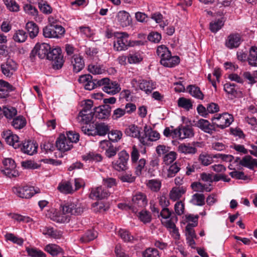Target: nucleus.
Returning a JSON list of instances; mask_svg holds the SVG:
<instances>
[{"instance_id": "obj_29", "label": "nucleus", "mask_w": 257, "mask_h": 257, "mask_svg": "<svg viewBox=\"0 0 257 257\" xmlns=\"http://www.w3.org/2000/svg\"><path fill=\"white\" fill-rule=\"evenodd\" d=\"M186 188L183 187H174L169 193L170 198L174 201L179 199L185 192Z\"/></svg>"}, {"instance_id": "obj_3", "label": "nucleus", "mask_w": 257, "mask_h": 257, "mask_svg": "<svg viewBox=\"0 0 257 257\" xmlns=\"http://www.w3.org/2000/svg\"><path fill=\"white\" fill-rule=\"evenodd\" d=\"M46 59L52 61V67L55 70L61 69L64 63L62 50L60 47L50 48Z\"/></svg>"}, {"instance_id": "obj_21", "label": "nucleus", "mask_w": 257, "mask_h": 257, "mask_svg": "<svg viewBox=\"0 0 257 257\" xmlns=\"http://www.w3.org/2000/svg\"><path fill=\"white\" fill-rule=\"evenodd\" d=\"M102 90L108 94L114 95L119 92L121 88L116 81H109L106 85L103 86Z\"/></svg>"}, {"instance_id": "obj_30", "label": "nucleus", "mask_w": 257, "mask_h": 257, "mask_svg": "<svg viewBox=\"0 0 257 257\" xmlns=\"http://www.w3.org/2000/svg\"><path fill=\"white\" fill-rule=\"evenodd\" d=\"M187 90L193 97L200 100L203 99L204 94L199 87L194 85H189L187 87Z\"/></svg>"}, {"instance_id": "obj_59", "label": "nucleus", "mask_w": 257, "mask_h": 257, "mask_svg": "<svg viewBox=\"0 0 257 257\" xmlns=\"http://www.w3.org/2000/svg\"><path fill=\"white\" fill-rule=\"evenodd\" d=\"M135 167V174L137 176H140L142 174V171L146 165V160L144 159H140L137 163Z\"/></svg>"}, {"instance_id": "obj_61", "label": "nucleus", "mask_w": 257, "mask_h": 257, "mask_svg": "<svg viewBox=\"0 0 257 257\" xmlns=\"http://www.w3.org/2000/svg\"><path fill=\"white\" fill-rule=\"evenodd\" d=\"M199 160L204 166H208L212 162V157L207 154H200L199 157Z\"/></svg>"}, {"instance_id": "obj_43", "label": "nucleus", "mask_w": 257, "mask_h": 257, "mask_svg": "<svg viewBox=\"0 0 257 257\" xmlns=\"http://www.w3.org/2000/svg\"><path fill=\"white\" fill-rule=\"evenodd\" d=\"M94 115H93V112H84L83 113V114H80V112L79 113V115L78 116V119L80 122H82L85 124H87L89 123L93 118Z\"/></svg>"}, {"instance_id": "obj_24", "label": "nucleus", "mask_w": 257, "mask_h": 257, "mask_svg": "<svg viewBox=\"0 0 257 257\" xmlns=\"http://www.w3.org/2000/svg\"><path fill=\"white\" fill-rule=\"evenodd\" d=\"M116 19L122 27H127L130 25L131 22L130 14L124 11H120L117 13Z\"/></svg>"}, {"instance_id": "obj_1", "label": "nucleus", "mask_w": 257, "mask_h": 257, "mask_svg": "<svg viewBox=\"0 0 257 257\" xmlns=\"http://www.w3.org/2000/svg\"><path fill=\"white\" fill-rule=\"evenodd\" d=\"M129 35L125 32L117 33L114 35L113 49L116 51L127 50L130 47L140 45L143 43L141 41H130Z\"/></svg>"}, {"instance_id": "obj_36", "label": "nucleus", "mask_w": 257, "mask_h": 257, "mask_svg": "<svg viewBox=\"0 0 257 257\" xmlns=\"http://www.w3.org/2000/svg\"><path fill=\"white\" fill-rule=\"evenodd\" d=\"M28 35L27 33L23 30H18L14 33L13 39L18 43H23L26 41Z\"/></svg>"}, {"instance_id": "obj_52", "label": "nucleus", "mask_w": 257, "mask_h": 257, "mask_svg": "<svg viewBox=\"0 0 257 257\" xmlns=\"http://www.w3.org/2000/svg\"><path fill=\"white\" fill-rule=\"evenodd\" d=\"M180 170V165L178 163H175L169 167L168 170L167 177L168 178H172L174 177Z\"/></svg>"}, {"instance_id": "obj_7", "label": "nucleus", "mask_w": 257, "mask_h": 257, "mask_svg": "<svg viewBox=\"0 0 257 257\" xmlns=\"http://www.w3.org/2000/svg\"><path fill=\"white\" fill-rule=\"evenodd\" d=\"M83 210L84 207L82 204L76 199L68 202L62 206V212L65 214L79 215L83 212Z\"/></svg>"}, {"instance_id": "obj_23", "label": "nucleus", "mask_w": 257, "mask_h": 257, "mask_svg": "<svg viewBox=\"0 0 257 257\" xmlns=\"http://www.w3.org/2000/svg\"><path fill=\"white\" fill-rule=\"evenodd\" d=\"M239 164L250 170H253L254 167H257V159H253L251 156L246 155L240 160Z\"/></svg>"}, {"instance_id": "obj_16", "label": "nucleus", "mask_w": 257, "mask_h": 257, "mask_svg": "<svg viewBox=\"0 0 257 257\" xmlns=\"http://www.w3.org/2000/svg\"><path fill=\"white\" fill-rule=\"evenodd\" d=\"M55 147L58 150L62 152H66L70 150L73 145L71 142H69L64 134H60L59 138L57 139L55 143Z\"/></svg>"}, {"instance_id": "obj_38", "label": "nucleus", "mask_w": 257, "mask_h": 257, "mask_svg": "<svg viewBox=\"0 0 257 257\" xmlns=\"http://www.w3.org/2000/svg\"><path fill=\"white\" fill-rule=\"evenodd\" d=\"M118 235L125 242H133L135 237L127 230L120 229L118 231Z\"/></svg>"}, {"instance_id": "obj_31", "label": "nucleus", "mask_w": 257, "mask_h": 257, "mask_svg": "<svg viewBox=\"0 0 257 257\" xmlns=\"http://www.w3.org/2000/svg\"><path fill=\"white\" fill-rule=\"evenodd\" d=\"M26 29L29 34L30 37L32 39L35 38L39 33V27L34 22H28L26 25Z\"/></svg>"}, {"instance_id": "obj_54", "label": "nucleus", "mask_w": 257, "mask_h": 257, "mask_svg": "<svg viewBox=\"0 0 257 257\" xmlns=\"http://www.w3.org/2000/svg\"><path fill=\"white\" fill-rule=\"evenodd\" d=\"M22 167L26 169H36L40 167V165L32 160H27L21 162Z\"/></svg>"}, {"instance_id": "obj_44", "label": "nucleus", "mask_w": 257, "mask_h": 257, "mask_svg": "<svg viewBox=\"0 0 257 257\" xmlns=\"http://www.w3.org/2000/svg\"><path fill=\"white\" fill-rule=\"evenodd\" d=\"M7 8L11 12H16L20 10L19 5L15 0H3Z\"/></svg>"}, {"instance_id": "obj_35", "label": "nucleus", "mask_w": 257, "mask_h": 257, "mask_svg": "<svg viewBox=\"0 0 257 257\" xmlns=\"http://www.w3.org/2000/svg\"><path fill=\"white\" fill-rule=\"evenodd\" d=\"M139 88L146 93L149 94L155 88V85L151 81L143 80L139 83Z\"/></svg>"}, {"instance_id": "obj_15", "label": "nucleus", "mask_w": 257, "mask_h": 257, "mask_svg": "<svg viewBox=\"0 0 257 257\" xmlns=\"http://www.w3.org/2000/svg\"><path fill=\"white\" fill-rule=\"evenodd\" d=\"M110 193L102 186L97 187L91 189L90 197L93 199L102 200L108 197Z\"/></svg>"}, {"instance_id": "obj_25", "label": "nucleus", "mask_w": 257, "mask_h": 257, "mask_svg": "<svg viewBox=\"0 0 257 257\" xmlns=\"http://www.w3.org/2000/svg\"><path fill=\"white\" fill-rule=\"evenodd\" d=\"M141 128L135 124L128 125L124 130V134L127 136L134 138H138L140 141Z\"/></svg>"}, {"instance_id": "obj_63", "label": "nucleus", "mask_w": 257, "mask_h": 257, "mask_svg": "<svg viewBox=\"0 0 257 257\" xmlns=\"http://www.w3.org/2000/svg\"><path fill=\"white\" fill-rule=\"evenodd\" d=\"M139 219L144 223H149L151 220V216L150 213L147 211L142 210L139 212Z\"/></svg>"}, {"instance_id": "obj_33", "label": "nucleus", "mask_w": 257, "mask_h": 257, "mask_svg": "<svg viewBox=\"0 0 257 257\" xmlns=\"http://www.w3.org/2000/svg\"><path fill=\"white\" fill-rule=\"evenodd\" d=\"M248 64L251 66L257 67V47H251L249 54L247 57Z\"/></svg>"}, {"instance_id": "obj_46", "label": "nucleus", "mask_w": 257, "mask_h": 257, "mask_svg": "<svg viewBox=\"0 0 257 257\" xmlns=\"http://www.w3.org/2000/svg\"><path fill=\"white\" fill-rule=\"evenodd\" d=\"M143 57L139 53H130L127 56V61L130 64H136L140 62Z\"/></svg>"}, {"instance_id": "obj_40", "label": "nucleus", "mask_w": 257, "mask_h": 257, "mask_svg": "<svg viewBox=\"0 0 257 257\" xmlns=\"http://www.w3.org/2000/svg\"><path fill=\"white\" fill-rule=\"evenodd\" d=\"M96 127V123L93 124H85L81 127L82 131L85 134L88 136H96L95 130Z\"/></svg>"}, {"instance_id": "obj_64", "label": "nucleus", "mask_w": 257, "mask_h": 257, "mask_svg": "<svg viewBox=\"0 0 257 257\" xmlns=\"http://www.w3.org/2000/svg\"><path fill=\"white\" fill-rule=\"evenodd\" d=\"M175 213L176 215H181L184 212V204L181 201L177 202L174 206Z\"/></svg>"}, {"instance_id": "obj_60", "label": "nucleus", "mask_w": 257, "mask_h": 257, "mask_svg": "<svg viewBox=\"0 0 257 257\" xmlns=\"http://www.w3.org/2000/svg\"><path fill=\"white\" fill-rule=\"evenodd\" d=\"M3 112L7 118L10 119L12 118L17 114V110L15 108L13 107H11L10 108L4 107Z\"/></svg>"}, {"instance_id": "obj_32", "label": "nucleus", "mask_w": 257, "mask_h": 257, "mask_svg": "<svg viewBox=\"0 0 257 257\" xmlns=\"http://www.w3.org/2000/svg\"><path fill=\"white\" fill-rule=\"evenodd\" d=\"M96 136H104L108 134L110 130V126L104 122H96Z\"/></svg>"}, {"instance_id": "obj_8", "label": "nucleus", "mask_w": 257, "mask_h": 257, "mask_svg": "<svg viewBox=\"0 0 257 257\" xmlns=\"http://www.w3.org/2000/svg\"><path fill=\"white\" fill-rule=\"evenodd\" d=\"M12 190L13 193L17 196L25 199H29L35 194L39 192V189L37 190L34 187L29 186L14 187Z\"/></svg>"}, {"instance_id": "obj_20", "label": "nucleus", "mask_w": 257, "mask_h": 257, "mask_svg": "<svg viewBox=\"0 0 257 257\" xmlns=\"http://www.w3.org/2000/svg\"><path fill=\"white\" fill-rule=\"evenodd\" d=\"M73 70L75 73L80 72L84 67V62L82 56L78 54L74 55L71 59Z\"/></svg>"}, {"instance_id": "obj_14", "label": "nucleus", "mask_w": 257, "mask_h": 257, "mask_svg": "<svg viewBox=\"0 0 257 257\" xmlns=\"http://www.w3.org/2000/svg\"><path fill=\"white\" fill-rule=\"evenodd\" d=\"M111 107L109 105H102L94 108L93 115L98 119H107L110 114Z\"/></svg>"}, {"instance_id": "obj_34", "label": "nucleus", "mask_w": 257, "mask_h": 257, "mask_svg": "<svg viewBox=\"0 0 257 257\" xmlns=\"http://www.w3.org/2000/svg\"><path fill=\"white\" fill-rule=\"evenodd\" d=\"M178 151L185 154H194L197 152V149L190 144H182L178 146Z\"/></svg>"}, {"instance_id": "obj_48", "label": "nucleus", "mask_w": 257, "mask_h": 257, "mask_svg": "<svg viewBox=\"0 0 257 257\" xmlns=\"http://www.w3.org/2000/svg\"><path fill=\"white\" fill-rule=\"evenodd\" d=\"M54 25L47 26L43 28V33L45 38H56L55 32L54 30Z\"/></svg>"}, {"instance_id": "obj_55", "label": "nucleus", "mask_w": 257, "mask_h": 257, "mask_svg": "<svg viewBox=\"0 0 257 257\" xmlns=\"http://www.w3.org/2000/svg\"><path fill=\"white\" fill-rule=\"evenodd\" d=\"M143 257H160L158 250L155 248H148L143 252Z\"/></svg>"}, {"instance_id": "obj_45", "label": "nucleus", "mask_w": 257, "mask_h": 257, "mask_svg": "<svg viewBox=\"0 0 257 257\" xmlns=\"http://www.w3.org/2000/svg\"><path fill=\"white\" fill-rule=\"evenodd\" d=\"M178 105L179 107H182L187 110H189L192 107V104L191 100L184 97H181L178 99Z\"/></svg>"}, {"instance_id": "obj_56", "label": "nucleus", "mask_w": 257, "mask_h": 257, "mask_svg": "<svg viewBox=\"0 0 257 257\" xmlns=\"http://www.w3.org/2000/svg\"><path fill=\"white\" fill-rule=\"evenodd\" d=\"M224 23L222 21L218 20L210 23V30L213 33H216L223 26Z\"/></svg>"}, {"instance_id": "obj_42", "label": "nucleus", "mask_w": 257, "mask_h": 257, "mask_svg": "<svg viewBox=\"0 0 257 257\" xmlns=\"http://www.w3.org/2000/svg\"><path fill=\"white\" fill-rule=\"evenodd\" d=\"M97 237V233L93 230H87L80 238L82 242L86 243L94 239Z\"/></svg>"}, {"instance_id": "obj_5", "label": "nucleus", "mask_w": 257, "mask_h": 257, "mask_svg": "<svg viewBox=\"0 0 257 257\" xmlns=\"http://www.w3.org/2000/svg\"><path fill=\"white\" fill-rule=\"evenodd\" d=\"M211 120L214 127L224 129L229 126L233 121V116L228 113L216 114L212 118Z\"/></svg>"}, {"instance_id": "obj_26", "label": "nucleus", "mask_w": 257, "mask_h": 257, "mask_svg": "<svg viewBox=\"0 0 257 257\" xmlns=\"http://www.w3.org/2000/svg\"><path fill=\"white\" fill-rule=\"evenodd\" d=\"M38 56L40 59L47 58L48 52L50 49V46L47 43L37 44Z\"/></svg>"}, {"instance_id": "obj_49", "label": "nucleus", "mask_w": 257, "mask_h": 257, "mask_svg": "<svg viewBox=\"0 0 257 257\" xmlns=\"http://www.w3.org/2000/svg\"><path fill=\"white\" fill-rule=\"evenodd\" d=\"M26 250L28 255L31 257H46V254L41 250L28 247Z\"/></svg>"}, {"instance_id": "obj_2", "label": "nucleus", "mask_w": 257, "mask_h": 257, "mask_svg": "<svg viewBox=\"0 0 257 257\" xmlns=\"http://www.w3.org/2000/svg\"><path fill=\"white\" fill-rule=\"evenodd\" d=\"M156 53L161 58L160 63L165 67H173L180 62L179 57L177 56H172L170 51L165 45L158 46Z\"/></svg>"}, {"instance_id": "obj_22", "label": "nucleus", "mask_w": 257, "mask_h": 257, "mask_svg": "<svg viewBox=\"0 0 257 257\" xmlns=\"http://www.w3.org/2000/svg\"><path fill=\"white\" fill-rule=\"evenodd\" d=\"M38 146L31 141H25L21 148L22 151L29 155H33L37 152Z\"/></svg>"}, {"instance_id": "obj_28", "label": "nucleus", "mask_w": 257, "mask_h": 257, "mask_svg": "<svg viewBox=\"0 0 257 257\" xmlns=\"http://www.w3.org/2000/svg\"><path fill=\"white\" fill-rule=\"evenodd\" d=\"M180 139L183 140L186 138H192L194 136V133L193 128L188 124L186 125H181Z\"/></svg>"}, {"instance_id": "obj_41", "label": "nucleus", "mask_w": 257, "mask_h": 257, "mask_svg": "<svg viewBox=\"0 0 257 257\" xmlns=\"http://www.w3.org/2000/svg\"><path fill=\"white\" fill-rule=\"evenodd\" d=\"M26 124V120L23 116H19L13 119V126L16 129H21Z\"/></svg>"}, {"instance_id": "obj_6", "label": "nucleus", "mask_w": 257, "mask_h": 257, "mask_svg": "<svg viewBox=\"0 0 257 257\" xmlns=\"http://www.w3.org/2000/svg\"><path fill=\"white\" fill-rule=\"evenodd\" d=\"M160 216L162 217L161 223L165 227H174L175 223L178 221L177 215L167 207L162 208Z\"/></svg>"}, {"instance_id": "obj_4", "label": "nucleus", "mask_w": 257, "mask_h": 257, "mask_svg": "<svg viewBox=\"0 0 257 257\" xmlns=\"http://www.w3.org/2000/svg\"><path fill=\"white\" fill-rule=\"evenodd\" d=\"M144 134L140 137V142L144 146H149L151 142H155L160 138V134L153 130L151 126L146 125L144 127Z\"/></svg>"}, {"instance_id": "obj_17", "label": "nucleus", "mask_w": 257, "mask_h": 257, "mask_svg": "<svg viewBox=\"0 0 257 257\" xmlns=\"http://www.w3.org/2000/svg\"><path fill=\"white\" fill-rule=\"evenodd\" d=\"M224 90L231 96L232 98L241 97L243 96L242 91L237 87V85L234 83H226L224 85Z\"/></svg>"}, {"instance_id": "obj_62", "label": "nucleus", "mask_w": 257, "mask_h": 257, "mask_svg": "<svg viewBox=\"0 0 257 257\" xmlns=\"http://www.w3.org/2000/svg\"><path fill=\"white\" fill-rule=\"evenodd\" d=\"M5 237L7 240L12 241L13 242L17 243L20 245H22L24 242V240L22 238H19L15 236L12 233H7L5 235Z\"/></svg>"}, {"instance_id": "obj_39", "label": "nucleus", "mask_w": 257, "mask_h": 257, "mask_svg": "<svg viewBox=\"0 0 257 257\" xmlns=\"http://www.w3.org/2000/svg\"><path fill=\"white\" fill-rule=\"evenodd\" d=\"M45 250L53 256L57 255L58 254L62 253V249L57 245L51 244L47 245Z\"/></svg>"}, {"instance_id": "obj_13", "label": "nucleus", "mask_w": 257, "mask_h": 257, "mask_svg": "<svg viewBox=\"0 0 257 257\" xmlns=\"http://www.w3.org/2000/svg\"><path fill=\"white\" fill-rule=\"evenodd\" d=\"M1 69L3 74L7 77H11L17 70V64L11 59L1 65Z\"/></svg>"}, {"instance_id": "obj_9", "label": "nucleus", "mask_w": 257, "mask_h": 257, "mask_svg": "<svg viewBox=\"0 0 257 257\" xmlns=\"http://www.w3.org/2000/svg\"><path fill=\"white\" fill-rule=\"evenodd\" d=\"M118 160L112 162L113 168L117 171L126 170L130 158L129 154L125 151L123 150L118 153Z\"/></svg>"}, {"instance_id": "obj_11", "label": "nucleus", "mask_w": 257, "mask_h": 257, "mask_svg": "<svg viewBox=\"0 0 257 257\" xmlns=\"http://www.w3.org/2000/svg\"><path fill=\"white\" fill-rule=\"evenodd\" d=\"M5 166V170H3L4 173L9 178L16 177L19 176V172L16 169V164L14 160L11 158L5 159L3 161Z\"/></svg>"}, {"instance_id": "obj_51", "label": "nucleus", "mask_w": 257, "mask_h": 257, "mask_svg": "<svg viewBox=\"0 0 257 257\" xmlns=\"http://www.w3.org/2000/svg\"><path fill=\"white\" fill-rule=\"evenodd\" d=\"M84 159L86 160L98 162L102 160V157L99 154L95 152H90L84 156Z\"/></svg>"}, {"instance_id": "obj_47", "label": "nucleus", "mask_w": 257, "mask_h": 257, "mask_svg": "<svg viewBox=\"0 0 257 257\" xmlns=\"http://www.w3.org/2000/svg\"><path fill=\"white\" fill-rule=\"evenodd\" d=\"M147 186L153 191H158L161 187V182L158 180H150L147 183Z\"/></svg>"}, {"instance_id": "obj_19", "label": "nucleus", "mask_w": 257, "mask_h": 257, "mask_svg": "<svg viewBox=\"0 0 257 257\" xmlns=\"http://www.w3.org/2000/svg\"><path fill=\"white\" fill-rule=\"evenodd\" d=\"M195 125L205 133L209 134H212L216 130L215 127H214L212 123L211 124L208 120L204 119L198 120Z\"/></svg>"}, {"instance_id": "obj_27", "label": "nucleus", "mask_w": 257, "mask_h": 257, "mask_svg": "<svg viewBox=\"0 0 257 257\" xmlns=\"http://www.w3.org/2000/svg\"><path fill=\"white\" fill-rule=\"evenodd\" d=\"M41 231L44 235H47L49 236L54 238H60L62 233L60 231L54 229L50 226H44L41 228Z\"/></svg>"}, {"instance_id": "obj_12", "label": "nucleus", "mask_w": 257, "mask_h": 257, "mask_svg": "<svg viewBox=\"0 0 257 257\" xmlns=\"http://www.w3.org/2000/svg\"><path fill=\"white\" fill-rule=\"evenodd\" d=\"M2 137L5 140V142L10 146H12L14 149L20 148L21 145L19 141V137L13 132L8 130L4 131L2 133Z\"/></svg>"}, {"instance_id": "obj_50", "label": "nucleus", "mask_w": 257, "mask_h": 257, "mask_svg": "<svg viewBox=\"0 0 257 257\" xmlns=\"http://www.w3.org/2000/svg\"><path fill=\"white\" fill-rule=\"evenodd\" d=\"M58 189L61 192L66 194L72 193L73 192L72 185L69 182H67L64 184L59 185Z\"/></svg>"}, {"instance_id": "obj_58", "label": "nucleus", "mask_w": 257, "mask_h": 257, "mask_svg": "<svg viewBox=\"0 0 257 257\" xmlns=\"http://www.w3.org/2000/svg\"><path fill=\"white\" fill-rule=\"evenodd\" d=\"M108 134L109 140L113 142H117L122 137V133L120 131H111Z\"/></svg>"}, {"instance_id": "obj_53", "label": "nucleus", "mask_w": 257, "mask_h": 257, "mask_svg": "<svg viewBox=\"0 0 257 257\" xmlns=\"http://www.w3.org/2000/svg\"><path fill=\"white\" fill-rule=\"evenodd\" d=\"M176 153L174 151H171L164 156L163 161L166 165H168L172 163L176 159Z\"/></svg>"}, {"instance_id": "obj_37", "label": "nucleus", "mask_w": 257, "mask_h": 257, "mask_svg": "<svg viewBox=\"0 0 257 257\" xmlns=\"http://www.w3.org/2000/svg\"><path fill=\"white\" fill-rule=\"evenodd\" d=\"M190 202L197 206H203L205 204V196L203 194L196 193L192 195Z\"/></svg>"}, {"instance_id": "obj_10", "label": "nucleus", "mask_w": 257, "mask_h": 257, "mask_svg": "<svg viewBox=\"0 0 257 257\" xmlns=\"http://www.w3.org/2000/svg\"><path fill=\"white\" fill-rule=\"evenodd\" d=\"M132 201V204L130 208L134 212H137L139 208L145 207L148 203L146 195L141 192L137 193L134 195Z\"/></svg>"}, {"instance_id": "obj_57", "label": "nucleus", "mask_w": 257, "mask_h": 257, "mask_svg": "<svg viewBox=\"0 0 257 257\" xmlns=\"http://www.w3.org/2000/svg\"><path fill=\"white\" fill-rule=\"evenodd\" d=\"M67 140L71 142V145L73 143H77L79 140V135L73 131H69L66 133Z\"/></svg>"}, {"instance_id": "obj_18", "label": "nucleus", "mask_w": 257, "mask_h": 257, "mask_svg": "<svg viewBox=\"0 0 257 257\" xmlns=\"http://www.w3.org/2000/svg\"><path fill=\"white\" fill-rule=\"evenodd\" d=\"M241 37L238 34H230L225 42V46L229 49L238 47L241 43Z\"/></svg>"}]
</instances>
